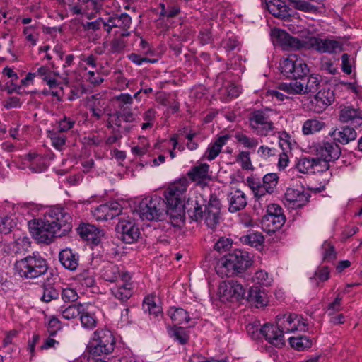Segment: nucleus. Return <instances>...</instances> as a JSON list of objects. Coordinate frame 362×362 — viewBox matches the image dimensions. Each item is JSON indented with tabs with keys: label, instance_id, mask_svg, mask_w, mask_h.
I'll use <instances>...</instances> for the list:
<instances>
[{
	"label": "nucleus",
	"instance_id": "obj_1",
	"mask_svg": "<svg viewBox=\"0 0 362 362\" xmlns=\"http://www.w3.org/2000/svg\"><path fill=\"white\" fill-rule=\"evenodd\" d=\"M252 264L248 252L234 250L225 255L216 264V271L221 277H229L244 273Z\"/></svg>",
	"mask_w": 362,
	"mask_h": 362
},
{
	"label": "nucleus",
	"instance_id": "obj_2",
	"mask_svg": "<svg viewBox=\"0 0 362 362\" xmlns=\"http://www.w3.org/2000/svg\"><path fill=\"white\" fill-rule=\"evenodd\" d=\"M187 187V179L182 177L172 183L165 192V203L168 207V214L173 220H181L185 214V194Z\"/></svg>",
	"mask_w": 362,
	"mask_h": 362
},
{
	"label": "nucleus",
	"instance_id": "obj_3",
	"mask_svg": "<svg viewBox=\"0 0 362 362\" xmlns=\"http://www.w3.org/2000/svg\"><path fill=\"white\" fill-rule=\"evenodd\" d=\"M15 274L25 279L38 278L47 272L48 264L45 258L37 252L16 260L14 264Z\"/></svg>",
	"mask_w": 362,
	"mask_h": 362
},
{
	"label": "nucleus",
	"instance_id": "obj_4",
	"mask_svg": "<svg viewBox=\"0 0 362 362\" xmlns=\"http://www.w3.org/2000/svg\"><path fill=\"white\" fill-rule=\"evenodd\" d=\"M192 214V220L200 222L202 221L206 226L214 229L219 223L221 214V202L215 195H211L206 204H199L197 202Z\"/></svg>",
	"mask_w": 362,
	"mask_h": 362
},
{
	"label": "nucleus",
	"instance_id": "obj_5",
	"mask_svg": "<svg viewBox=\"0 0 362 362\" xmlns=\"http://www.w3.org/2000/svg\"><path fill=\"white\" fill-rule=\"evenodd\" d=\"M168 207L163 199L159 196L146 197L139 203L136 212L143 221H161L168 214Z\"/></svg>",
	"mask_w": 362,
	"mask_h": 362
},
{
	"label": "nucleus",
	"instance_id": "obj_6",
	"mask_svg": "<svg viewBox=\"0 0 362 362\" xmlns=\"http://www.w3.org/2000/svg\"><path fill=\"white\" fill-rule=\"evenodd\" d=\"M115 339L109 329H98L89 342L88 349L93 357L107 355L115 349Z\"/></svg>",
	"mask_w": 362,
	"mask_h": 362
},
{
	"label": "nucleus",
	"instance_id": "obj_7",
	"mask_svg": "<svg viewBox=\"0 0 362 362\" xmlns=\"http://www.w3.org/2000/svg\"><path fill=\"white\" fill-rule=\"evenodd\" d=\"M45 217L51 226H54V231L57 237L68 234L71 228V216L68 210L59 206L50 208L45 214Z\"/></svg>",
	"mask_w": 362,
	"mask_h": 362
},
{
	"label": "nucleus",
	"instance_id": "obj_8",
	"mask_svg": "<svg viewBox=\"0 0 362 362\" xmlns=\"http://www.w3.org/2000/svg\"><path fill=\"white\" fill-rule=\"evenodd\" d=\"M282 74L286 78L303 79L309 74L310 69L305 60L297 54H289L280 61Z\"/></svg>",
	"mask_w": 362,
	"mask_h": 362
},
{
	"label": "nucleus",
	"instance_id": "obj_9",
	"mask_svg": "<svg viewBox=\"0 0 362 362\" xmlns=\"http://www.w3.org/2000/svg\"><path fill=\"white\" fill-rule=\"evenodd\" d=\"M278 180L277 174L272 173L266 174L262 178V182L255 176L247 177V184L252 191L255 197L259 199L266 194H271L274 192Z\"/></svg>",
	"mask_w": 362,
	"mask_h": 362
},
{
	"label": "nucleus",
	"instance_id": "obj_10",
	"mask_svg": "<svg viewBox=\"0 0 362 362\" xmlns=\"http://www.w3.org/2000/svg\"><path fill=\"white\" fill-rule=\"evenodd\" d=\"M250 127L257 135L266 136L273 132L274 123L267 111L254 110L249 116Z\"/></svg>",
	"mask_w": 362,
	"mask_h": 362
},
{
	"label": "nucleus",
	"instance_id": "obj_11",
	"mask_svg": "<svg viewBox=\"0 0 362 362\" xmlns=\"http://www.w3.org/2000/svg\"><path fill=\"white\" fill-rule=\"evenodd\" d=\"M28 228L33 238L40 243H50L53 241L54 238L57 236L53 229L54 226H51L45 216L44 219L30 221Z\"/></svg>",
	"mask_w": 362,
	"mask_h": 362
},
{
	"label": "nucleus",
	"instance_id": "obj_12",
	"mask_svg": "<svg viewBox=\"0 0 362 362\" xmlns=\"http://www.w3.org/2000/svg\"><path fill=\"white\" fill-rule=\"evenodd\" d=\"M271 37L273 43L281 47L284 50H296L305 48V39L299 40L283 30H272Z\"/></svg>",
	"mask_w": 362,
	"mask_h": 362
},
{
	"label": "nucleus",
	"instance_id": "obj_13",
	"mask_svg": "<svg viewBox=\"0 0 362 362\" xmlns=\"http://www.w3.org/2000/svg\"><path fill=\"white\" fill-rule=\"evenodd\" d=\"M119 238L124 243L131 244L138 240L140 230L133 218L121 219L116 226Z\"/></svg>",
	"mask_w": 362,
	"mask_h": 362
},
{
	"label": "nucleus",
	"instance_id": "obj_14",
	"mask_svg": "<svg viewBox=\"0 0 362 362\" xmlns=\"http://www.w3.org/2000/svg\"><path fill=\"white\" fill-rule=\"evenodd\" d=\"M131 274L125 272L117 284L110 288L111 294L122 303L127 301L133 295L134 285L131 281Z\"/></svg>",
	"mask_w": 362,
	"mask_h": 362
},
{
	"label": "nucleus",
	"instance_id": "obj_15",
	"mask_svg": "<svg viewBox=\"0 0 362 362\" xmlns=\"http://www.w3.org/2000/svg\"><path fill=\"white\" fill-rule=\"evenodd\" d=\"M305 49H314L320 53H334L340 49V44L336 40L310 37L305 39Z\"/></svg>",
	"mask_w": 362,
	"mask_h": 362
},
{
	"label": "nucleus",
	"instance_id": "obj_16",
	"mask_svg": "<svg viewBox=\"0 0 362 362\" xmlns=\"http://www.w3.org/2000/svg\"><path fill=\"white\" fill-rule=\"evenodd\" d=\"M122 207L117 202L101 204L92 210V215L98 221L113 219L120 214Z\"/></svg>",
	"mask_w": 362,
	"mask_h": 362
},
{
	"label": "nucleus",
	"instance_id": "obj_17",
	"mask_svg": "<svg viewBox=\"0 0 362 362\" xmlns=\"http://www.w3.org/2000/svg\"><path fill=\"white\" fill-rule=\"evenodd\" d=\"M315 154L328 161L337 160L341 153V148L335 142L322 141L314 146Z\"/></svg>",
	"mask_w": 362,
	"mask_h": 362
},
{
	"label": "nucleus",
	"instance_id": "obj_18",
	"mask_svg": "<svg viewBox=\"0 0 362 362\" xmlns=\"http://www.w3.org/2000/svg\"><path fill=\"white\" fill-rule=\"evenodd\" d=\"M218 293L226 300L232 298L239 300L244 296L245 288L237 281H224L219 285Z\"/></svg>",
	"mask_w": 362,
	"mask_h": 362
},
{
	"label": "nucleus",
	"instance_id": "obj_19",
	"mask_svg": "<svg viewBox=\"0 0 362 362\" xmlns=\"http://www.w3.org/2000/svg\"><path fill=\"white\" fill-rule=\"evenodd\" d=\"M78 4L71 5L70 11L74 15H82L88 19H93L96 16L102 8L93 0H78Z\"/></svg>",
	"mask_w": 362,
	"mask_h": 362
},
{
	"label": "nucleus",
	"instance_id": "obj_20",
	"mask_svg": "<svg viewBox=\"0 0 362 362\" xmlns=\"http://www.w3.org/2000/svg\"><path fill=\"white\" fill-rule=\"evenodd\" d=\"M259 333L266 341L276 347H281L285 344L284 337L280 327L274 325L264 324L260 329Z\"/></svg>",
	"mask_w": 362,
	"mask_h": 362
},
{
	"label": "nucleus",
	"instance_id": "obj_21",
	"mask_svg": "<svg viewBox=\"0 0 362 362\" xmlns=\"http://www.w3.org/2000/svg\"><path fill=\"white\" fill-rule=\"evenodd\" d=\"M286 199L292 204L294 208H300L305 205L310 197L308 192H305L303 187L296 189L289 187L285 193Z\"/></svg>",
	"mask_w": 362,
	"mask_h": 362
},
{
	"label": "nucleus",
	"instance_id": "obj_22",
	"mask_svg": "<svg viewBox=\"0 0 362 362\" xmlns=\"http://www.w3.org/2000/svg\"><path fill=\"white\" fill-rule=\"evenodd\" d=\"M78 233L80 236L88 241H91L94 244H98L100 241L101 237L104 235V232L89 223H81L78 226Z\"/></svg>",
	"mask_w": 362,
	"mask_h": 362
},
{
	"label": "nucleus",
	"instance_id": "obj_23",
	"mask_svg": "<svg viewBox=\"0 0 362 362\" xmlns=\"http://www.w3.org/2000/svg\"><path fill=\"white\" fill-rule=\"evenodd\" d=\"M109 23H112L115 28L121 30L119 35L122 37H127L130 35L129 29L132 25V18L127 13H114L109 16Z\"/></svg>",
	"mask_w": 362,
	"mask_h": 362
},
{
	"label": "nucleus",
	"instance_id": "obj_24",
	"mask_svg": "<svg viewBox=\"0 0 362 362\" xmlns=\"http://www.w3.org/2000/svg\"><path fill=\"white\" fill-rule=\"evenodd\" d=\"M228 210L231 213L237 212L243 209L247 203L245 194L240 190L236 189L228 194Z\"/></svg>",
	"mask_w": 362,
	"mask_h": 362
},
{
	"label": "nucleus",
	"instance_id": "obj_25",
	"mask_svg": "<svg viewBox=\"0 0 362 362\" xmlns=\"http://www.w3.org/2000/svg\"><path fill=\"white\" fill-rule=\"evenodd\" d=\"M266 4L269 13L274 16L284 21L290 19L288 7L281 0H266Z\"/></svg>",
	"mask_w": 362,
	"mask_h": 362
},
{
	"label": "nucleus",
	"instance_id": "obj_26",
	"mask_svg": "<svg viewBox=\"0 0 362 362\" xmlns=\"http://www.w3.org/2000/svg\"><path fill=\"white\" fill-rule=\"evenodd\" d=\"M59 259L62 266L69 271H75L79 264L78 253L69 248L64 249L59 252Z\"/></svg>",
	"mask_w": 362,
	"mask_h": 362
},
{
	"label": "nucleus",
	"instance_id": "obj_27",
	"mask_svg": "<svg viewBox=\"0 0 362 362\" xmlns=\"http://www.w3.org/2000/svg\"><path fill=\"white\" fill-rule=\"evenodd\" d=\"M230 139V136L228 134L218 136L214 142L209 145L204 155V158L209 161L214 160L221 153L222 147L227 144Z\"/></svg>",
	"mask_w": 362,
	"mask_h": 362
},
{
	"label": "nucleus",
	"instance_id": "obj_28",
	"mask_svg": "<svg viewBox=\"0 0 362 362\" xmlns=\"http://www.w3.org/2000/svg\"><path fill=\"white\" fill-rule=\"evenodd\" d=\"M285 223L284 215H264L262 219V227L267 233H274Z\"/></svg>",
	"mask_w": 362,
	"mask_h": 362
},
{
	"label": "nucleus",
	"instance_id": "obj_29",
	"mask_svg": "<svg viewBox=\"0 0 362 362\" xmlns=\"http://www.w3.org/2000/svg\"><path fill=\"white\" fill-rule=\"evenodd\" d=\"M298 315L296 314L284 315L276 316V324L284 333L293 332L298 330L297 326Z\"/></svg>",
	"mask_w": 362,
	"mask_h": 362
},
{
	"label": "nucleus",
	"instance_id": "obj_30",
	"mask_svg": "<svg viewBox=\"0 0 362 362\" xmlns=\"http://www.w3.org/2000/svg\"><path fill=\"white\" fill-rule=\"evenodd\" d=\"M329 135L341 144H347L350 141L356 139L357 134L354 128L349 127H343L341 129H334Z\"/></svg>",
	"mask_w": 362,
	"mask_h": 362
},
{
	"label": "nucleus",
	"instance_id": "obj_31",
	"mask_svg": "<svg viewBox=\"0 0 362 362\" xmlns=\"http://www.w3.org/2000/svg\"><path fill=\"white\" fill-rule=\"evenodd\" d=\"M124 272H121L119 267L112 262L107 263L101 269L102 278L109 282H117L122 279Z\"/></svg>",
	"mask_w": 362,
	"mask_h": 362
},
{
	"label": "nucleus",
	"instance_id": "obj_32",
	"mask_svg": "<svg viewBox=\"0 0 362 362\" xmlns=\"http://www.w3.org/2000/svg\"><path fill=\"white\" fill-rule=\"evenodd\" d=\"M247 300L256 305L257 307L267 305V294L258 286H252L248 292Z\"/></svg>",
	"mask_w": 362,
	"mask_h": 362
},
{
	"label": "nucleus",
	"instance_id": "obj_33",
	"mask_svg": "<svg viewBox=\"0 0 362 362\" xmlns=\"http://www.w3.org/2000/svg\"><path fill=\"white\" fill-rule=\"evenodd\" d=\"M240 242L253 247H261L264 242V237L260 232H250L240 238Z\"/></svg>",
	"mask_w": 362,
	"mask_h": 362
},
{
	"label": "nucleus",
	"instance_id": "obj_34",
	"mask_svg": "<svg viewBox=\"0 0 362 362\" xmlns=\"http://www.w3.org/2000/svg\"><path fill=\"white\" fill-rule=\"evenodd\" d=\"M339 118L342 122L356 121L357 123L362 121V115L358 109L351 107H344L340 111Z\"/></svg>",
	"mask_w": 362,
	"mask_h": 362
},
{
	"label": "nucleus",
	"instance_id": "obj_35",
	"mask_svg": "<svg viewBox=\"0 0 362 362\" xmlns=\"http://www.w3.org/2000/svg\"><path fill=\"white\" fill-rule=\"evenodd\" d=\"M209 165L206 163H202L193 167L188 173L187 175L193 182H199L208 176Z\"/></svg>",
	"mask_w": 362,
	"mask_h": 362
},
{
	"label": "nucleus",
	"instance_id": "obj_36",
	"mask_svg": "<svg viewBox=\"0 0 362 362\" xmlns=\"http://www.w3.org/2000/svg\"><path fill=\"white\" fill-rule=\"evenodd\" d=\"M81 326L86 329H93L97 325V319L94 313L88 310V305H85L83 311L79 317Z\"/></svg>",
	"mask_w": 362,
	"mask_h": 362
},
{
	"label": "nucleus",
	"instance_id": "obj_37",
	"mask_svg": "<svg viewBox=\"0 0 362 362\" xmlns=\"http://www.w3.org/2000/svg\"><path fill=\"white\" fill-rule=\"evenodd\" d=\"M155 295H149L144 299L143 309L150 315L157 317L162 313L161 306L156 303Z\"/></svg>",
	"mask_w": 362,
	"mask_h": 362
},
{
	"label": "nucleus",
	"instance_id": "obj_38",
	"mask_svg": "<svg viewBox=\"0 0 362 362\" xmlns=\"http://www.w3.org/2000/svg\"><path fill=\"white\" fill-rule=\"evenodd\" d=\"M325 127V122L320 119H308L303 123L302 127V132L305 135L313 134L320 132Z\"/></svg>",
	"mask_w": 362,
	"mask_h": 362
},
{
	"label": "nucleus",
	"instance_id": "obj_39",
	"mask_svg": "<svg viewBox=\"0 0 362 362\" xmlns=\"http://www.w3.org/2000/svg\"><path fill=\"white\" fill-rule=\"evenodd\" d=\"M279 89L291 95H304L303 83L296 79L290 83H281L278 86Z\"/></svg>",
	"mask_w": 362,
	"mask_h": 362
},
{
	"label": "nucleus",
	"instance_id": "obj_40",
	"mask_svg": "<svg viewBox=\"0 0 362 362\" xmlns=\"http://www.w3.org/2000/svg\"><path fill=\"white\" fill-rule=\"evenodd\" d=\"M168 315L171 320L177 325L188 322L190 320L187 311L181 308H171L168 310Z\"/></svg>",
	"mask_w": 362,
	"mask_h": 362
},
{
	"label": "nucleus",
	"instance_id": "obj_41",
	"mask_svg": "<svg viewBox=\"0 0 362 362\" xmlns=\"http://www.w3.org/2000/svg\"><path fill=\"white\" fill-rule=\"evenodd\" d=\"M47 134L51 140L52 146L57 150L62 151L66 145V136L54 129L47 130Z\"/></svg>",
	"mask_w": 362,
	"mask_h": 362
},
{
	"label": "nucleus",
	"instance_id": "obj_42",
	"mask_svg": "<svg viewBox=\"0 0 362 362\" xmlns=\"http://www.w3.org/2000/svg\"><path fill=\"white\" fill-rule=\"evenodd\" d=\"M321 81V76L319 75L310 74L308 76L306 83H303L305 94L316 93L320 88Z\"/></svg>",
	"mask_w": 362,
	"mask_h": 362
},
{
	"label": "nucleus",
	"instance_id": "obj_43",
	"mask_svg": "<svg viewBox=\"0 0 362 362\" xmlns=\"http://www.w3.org/2000/svg\"><path fill=\"white\" fill-rule=\"evenodd\" d=\"M86 304L77 303L69 305L62 310V315L66 320L75 319L80 317Z\"/></svg>",
	"mask_w": 362,
	"mask_h": 362
},
{
	"label": "nucleus",
	"instance_id": "obj_44",
	"mask_svg": "<svg viewBox=\"0 0 362 362\" xmlns=\"http://www.w3.org/2000/svg\"><path fill=\"white\" fill-rule=\"evenodd\" d=\"M234 137L244 148L249 149L255 148L259 144L257 139L250 137L241 132H236Z\"/></svg>",
	"mask_w": 362,
	"mask_h": 362
},
{
	"label": "nucleus",
	"instance_id": "obj_45",
	"mask_svg": "<svg viewBox=\"0 0 362 362\" xmlns=\"http://www.w3.org/2000/svg\"><path fill=\"white\" fill-rule=\"evenodd\" d=\"M75 124V119L64 115L62 118L56 122V128L53 129L64 134V133L71 130L74 127Z\"/></svg>",
	"mask_w": 362,
	"mask_h": 362
},
{
	"label": "nucleus",
	"instance_id": "obj_46",
	"mask_svg": "<svg viewBox=\"0 0 362 362\" xmlns=\"http://www.w3.org/2000/svg\"><path fill=\"white\" fill-rule=\"evenodd\" d=\"M290 345L298 351H303L312 346V341L306 336L289 338Z\"/></svg>",
	"mask_w": 362,
	"mask_h": 362
},
{
	"label": "nucleus",
	"instance_id": "obj_47",
	"mask_svg": "<svg viewBox=\"0 0 362 362\" xmlns=\"http://www.w3.org/2000/svg\"><path fill=\"white\" fill-rule=\"evenodd\" d=\"M59 296L60 290L57 289L52 285H47L43 287V292L40 300L44 303H48L58 299Z\"/></svg>",
	"mask_w": 362,
	"mask_h": 362
},
{
	"label": "nucleus",
	"instance_id": "obj_48",
	"mask_svg": "<svg viewBox=\"0 0 362 362\" xmlns=\"http://www.w3.org/2000/svg\"><path fill=\"white\" fill-rule=\"evenodd\" d=\"M30 244L29 238L26 236H20L9 243L10 252L17 254L21 249L26 250Z\"/></svg>",
	"mask_w": 362,
	"mask_h": 362
},
{
	"label": "nucleus",
	"instance_id": "obj_49",
	"mask_svg": "<svg viewBox=\"0 0 362 362\" xmlns=\"http://www.w3.org/2000/svg\"><path fill=\"white\" fill-rule=\"evenodd\" d=\"M77 281L85 287H92L95 285V280L93 272L90 270H84L76 276Z\"/></svg>",
	"mask_w": 362,
	"mask_h": 362
},
{
	"label": "nucleus",
	"instance_id": "obj_50",
	"mask_svg": "<svg viewBox=\"0 0 362 362\" xmlns=\"http://www.w3.org/2000/svg\"><path fill=\"white\" fill-rule=\"evenodd\" d=\"M313 162L314 158L303 157L300 158L297 163L296 168L302 173H313Z\"/></svg>",
	"mask_w": 362,
	"mask_h": 362
},
{
	"label": "nucleus",
	"instance_id": "obj_51",
	"mask_svg": "<svg viewBox=\"0 0 362 362\" xmlns=\"http://www.w3.org/2000/svg\"><path fill=\"white\" fill-rule=\"evenodd\" d=\"M240 92L239 88L234 83H228L220 89V94L226 100L237 98L239 95Z\"/></svg>",
	"mask_w": 362,
	"mask_h": 362
},
{
	"label": "nucleus",
	"instance_id": "obj_52",
	"mask_svg": "<svg viewBox=\"0 0 362 362\" xmlns=\"http://www.w3.org/2000/svg\"><path fill=\"white\" fill-rule=\"evenodd\" d=\"M252 281L255 284L269 286H271L273 279L266 271L261 269L255 273L252 276Z\"/></svg>",
	"mask_w": 362,
	"mask_h": 362
},
{
	"label": "nucleus",
	"instance_id": "obj_53",
	"mask_svg": "<svg viewBox=\"0 0 362 362\" xmlns=\"http://www.w3.org/2000/svg\"><path fill=\"white\" fill-rule=\"evenodd\" d=\"M28 160L31 161L30 169L33 173H40L43 171L46 166L42 158L35 153H29L27 155Z\"/></svg>",
	"mask_w": 362,
	"mask_h": 362
},
{
	"label": "nucleus",
	"instance_id": "obj_54",
	"mask_svg": "<svg viewBox=\"0 0 362 362\" xmlns=\"http://www.w3.org/2000/svg\"><path fill=\"white\" fill-rule=\"evenodd\" d=\"M119 35V37L113 38L110 43V48L108 50L109 54H116L122 52L126 47V42Z\"/></svg>",
	"mask_w": 362,
	"mask_h": 362
},
{
	"label": "nucleus",
	"instance_id": "obj_55",
	"mask_svg": "<svg viewBox=\"0 0 362 362\" xmlns=\"http://www.w3.org/2000/svg\"><path fill=\"white\" fill-rule=\"evenodd\" d=\"M236 162L240 163L243 170L252 169L250 159V153L247 151H241L236 156Z\"/></svg>",
	"mask_w": 362,
	"mask_h": 362
},
{
	"label": "nucleus",
	"instance_id": "obj_56",
	"mask_svg": "<svg viewBox=\"0 0 362 362\" xmlns=\"http://www.w3.org/2000/svg\"><path fill=\"white\" fill-rule=\"evenodd\" d=\"M60 296L64 303H74L78 298L76 291L69 287L62 289Z\"/></svg>",
	"mask_w": 362,
	"mask_h": 362
},
{
	"label": "nucleus",
	"instance_id": "obj_57",
	"mask_svg": "<svg viewBox=\"0 0 362 362\" xmlns=\"http://www.w3.org/2000/svg\"><path fill=\"white\" fill-rule=\"evenodd\" d=\"M173 336L180 344H185L189 341V334L187 330L182 327H176L173 329Z\"/></svg>",
	"mask_w": 362,
	"mask_h": 362
},
{
	"label": "nucleus",
	"instance_id": "obj_58",
	"mask_svg": "<svg viewBox=\"0 0 362 362\" xmlns=\"http://www.w3.org/2000/svg\"><path fill=\"white\" fill-rule=\"evenodd\" d=\"M324 261H331L336 257L334 247L330 243L325 241L322 245Z\"/></svg>",
	"mask_w": 362,
	"mask_h": 362
},
{
	"label": "nucleus",
	"instance_id": "obj_59",
	"mask_svg": "<svg viewBox=\"0 0 362 362\" xmlns=\"http://www.w3.org/2000/svg\"><path fill=\"white\" fill-rule=\"evenodd\" d=\"M115 117L122 119L123 122H132L134 120V115L132 112L131 107H120L115 114Z\"/></svg>",
	"mask_w": 362,
	"mask_h": 362
},
{
	"label": "nucleus",
	"instance_id": "obj_60",
	"mask_svg": "<svg viewBox=\"0 0 362 362\" xmlns=\"http://www.w3.org/2000/svg\"><path fill=\"white\" fill-rule=\"evenodd\" d=\"M103 24H104V18L100 17L94 21L81 23V26L84 31L95 32L102 28Z\"/></svg>",
	"mask_w": 362,
	"mask_h": 362
},
{
	"label": "nucleus",
	"instance_id": "obj_61",
	"mask_svg": "<svg viewBox=\"0 0 362 362\" xmlns=\"http://www.w3.org/2000/svg\"><path fill=\"white\" fill-rule=\"evenodd\" d=\"M329 161L317 156L314 158L313 173H323L329 168Z\"/></svg>",
	"mask_w": 362,
	"mask_h": 362
},
{
	"label": "nucleus",
	"instance_id": "obj_62",
	"mask_svg": "<svg viewBox=\"0 0 362 362\" xmlns=\"http://www.w3.org/2000/svg\"><path fill=\"white\" fill-rule=\"evenodd\" d=\"M91 98L94 101L93 104L90 105L89 110L92 112V116L98 120L103 114V111L101 109L102 105H100V101L96 98V95H92Z\"/></svg>",
	"mask_w": 362,
	"mask_h": 362
},
{
	"label": "nucleus",
	"instance_id": "obj_63",
	"mask_svg": "<svg viewBox=\"0 0 362 362\" xmlns=\"http://www.w3.org/2000/svg\"><path fill=\"white\" fill-rule=\"evenodd\" d=\"M317 98H319L324 105L327 107L334 100L333 91L330 90H320L316 93Z\"/></svg>",
	"mask_w": 362,
	"mask_h": 362
},
{
	"label": "nucleus",
	"instance_id": "obj_64",
	"mask_svg": "<svg viewBox=\"0 0 362 362\" xmlns=\"http://www.w3.org/2000/svg\"><path fill=\"white\" fill-rule=\"evenodd\" d=\"M279 146L283 151H288L291 150V143L290 141L291 136L287 132H279Z\"/></svg>",
	"mask_w": 362,
	"mask_h": 362
}]
</instances>
